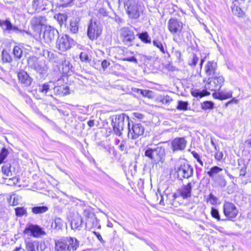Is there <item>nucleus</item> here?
Segmentation results:
<instances>
[{"label":"nucleus","instance_id":"nucleus-54","mask_svg":"<svg viewBox=\"0 0 251 251\" xmlns=\"http://www.w3.org/2000/svg\"><path fill=\"white\" fill-rule=\"evenodd\" d=\"M124 60L127 61L131 62L137 63V59L134 56H131L129 57H125L124 58Z\"/></svg>","mask_w":251,"mask_h":251},{"label":"nucleus","instance_id":"nucleus-33","mask_svg":"<svg viewBox=\"0 0 251 251\" xmlns=\"http://www.w3.org/2000/svg\"><path fill=\"white\" fill-rule=\"evenodd\" d=\"M62 71L64 74H67L69 73L70 69L72 68V65L69 61L65 60L62 62Z\"/></svg>","mask_w":251,"mask_h":251},{"label":"nucleus","instance_id":"nucleus-60","mask_svg":"<svg viewBox=\"0 0 251 251\" xmlns=\"http://www.w3.org/2000/svg\"><path fill=\"white\" fill-rule=\"evenodd\" d=\"M87 124L90 127H92L94 125V120H89Z\"/></svg>","mask_w":251,"mask_h":251},{"label":"nucleus","instance_id":"nucleus-12","mask_svg":"<svg viewBox=\"0 0 251 251\" xmlns=\"http://www.w3.org/2000/svg\"><path fill=\"white\" fill-rule=\"evenodd\" d=\"M204 71L205 75L209 77L219 75L217 62L214 60L207 61L204 65Z\"/></svg>","mask_w":251,"mask_h":251},{"label":"nucleus","instance_id":"nucleus-11","mask_svg":"<svg viewBox=\"0 0 251 251\" xmlns=\"http://www.w3.org/2000/svg\"><path fill=\"white\" fill-rule=\"evenodd\" d=\"M46 23L45 17H34L31 20V24L32 28L41 36V31L44 28Z\"/></svg>","mask_w":251,"mask_h":251},{"label":"nucleus","instance_id":"nucleus-43","mask_svg":"<svg viewBox=\"0 0 251 251\" xmlns=\"http://www.w3.org/2000/svg\"><path fill=\"white\" fill-rule=\"evenodd\" d=\"M214 105V103L209 101H206L203 102L202 104V108L203 109H210L213 108Z\"/></svg>","mask_w":251,"mask_h":251},{"label":"nucleus","instance_id":"nucleus-38","mask_svg":"<svg viewBox=\"0 0 251 251\" xmlns=\"http://www.w3.org/2000/svg\"><path fill=\"white\" fill-rule=\"evenodd\" d=\"M188 103L187 101L179 100L177 102L176 109L180 110H187L188 109Z\"/></svg>","mask_w":251,"mask_h":251},{"label":"nucleus","instance_id":"nucleus-28","mask_svg":"<svg viewBox=\"0 0 251 251\" xmlns=\"http://www.w3.org/2000/svg\"><path fill=\"white\" fill-rule=\"evenodd\" d=\"M83 215L88 219V222L89 221L92 222L94 219H96L95 215L91 207H86L84 209Z\"/></svg>","mask_w":251,"mask_h":251},{"label":"nucleus","instance_id":"nucleus-57","mask_svg":"<svg viewBox=\"0 0 251 251\" xmlns=\"http://www.w3.org/2000/svg\"><path fill=\"white\" fill-rule=\"evenodd\" d=\"M237 101H238V100L235 98H234L231 100L228 101L226 103V106H227L229 104L232 103V102H234V103H236L237 102Z\"/></svg>","mask_w":251,"mask_h":251},{"label":"nucleus","instance_id":"nucleus-26","mask_svg":"<svg viewBox=\"0 0 251 251\" xmlns=\"http://www.w3.org/2000/svg\"><path fill=\"white\" fill-rule=\"evenodd\" d=\"M49 208L46 205H38L31 208V211L35 214H42L46 212Z\"/></svg>","mask_w":251,"mask_h":251},{"label":"nucleus","instance_id":"nucleus-17","mask_svg":"<svg viewBox=\"0 0 251 251\" xmlns=\"http://www.w3.org/2000/svg\"><path fill=\"white\" fill-rule=\"evenodd\" d=\"M187 141L184 137L176 138L171 142L172 149L174 152L184 150L186 146Z\"/></svg>","mask_w":251,"mask_h":251},{"label":"nucleus","instance_id":"nucleus-48","mask_svg":"<svg viewBox=\"0 0 251 251\" xmlns=\"http://www.w3.org/2000/svg\"><path fill=\"white\" fill-rule=\"evenodd\" d=\"M224 157V153L223 151H218L215 152V158L218 161H221L223 159Z\"/></svg>","mask_w":251,"mask_h":251},{"label":"nucleus","instance_id":"nucleus-29","mask_svg":"<svg viewBox=\"0 0 251 251\" xmlns=\"http://www.w3.org/2000/svg\"><path fill=\"white\" fill-rule=\"evenodd\" d=\"M64 225L63 220L60 218H56L52 223L51 227L56 230L61 229Z\"/></svg>","mask_w":251,"mask_h":251},{"label":"nucleus","instance_id":"nucleus-31","mask_svg":"<svg viewBox=\"0 0 251 251\" xmlns=\"http://www.w3.org/2000/svg\"><path fill=\"white\" fill-rule=\"evenodd\" d=\"M199 60V58L197 56V55L195 53H193L189 58L188 60V64L191 67H194L196 66Z\"/></svg>","mask_w":251,"mask_h":251},{"label":"nucleus","instance_id":"nucleus-30","mask_svg":"<svg viewBox=\"0 0 251 251\" xmlns=\"http://www.w3.org/2000/svg\"><path fill=\"white\" fill-rule=\"evenodd\" d=\"M1 58L2 62L4 63L11 62L12 60V58L9 52L5 49L2 51Z\"/></svg>","mask_w":251,"mask_h":251},{"label":"nucleus","instance_id":"nucleus-44","mask_svg":"<svg viewBox=\"0 0 251 251\" xmlns=\"http://www.w3.org/2000/svg\"><path fill=\"white\" fill-rule=\"evenodd\" d=\"M172 53L175 56L177 60L180 61L181 60V52L179 50H177L175 48H172Z\"/></svg>","mask_w":251,"mask_h":251},{"label":"nucleus","instance_id":"nucleus-64","mask_svg":"<svg viewBox=\"0 0 251 251\" xmlns=\"http://www.w3.org/2000/svg\"><path fill=\"white\" fill-rule=\"evenodd\" d=\"M205 58H201V60H200V68L201 69L202 68V64L204 61V59H205Z\"/></svg>","mask_w":251,"mask_h":251},{"label":"nucleus","instance_id":"nucleus-8","mask_svg":"<svg viewBox=\"0 0 251 251\" xmlns=\"http://www.w3.org/2000/svg\"><path fill=\"white\" fill-rule=\"evenodd\" d=\"M223 212L227 220L232 221L238 213V210L234 204L226 201L223 205Z\"/></svg>","mask_w":251,"mask_h":251},{"label":"nucleus","instance_id":"nucleus-16","mask_svg":"<svg viewBox=\"0 0 251 251\" xmlns=\"http://www.w3.org/2000/svg\"><path fill=\"white\" fill-rule=\"evenodd\" d=\"M36 92L39 93V94H37L35 96L37 99H42V97H44L46 96H52L51 92L50 86L49 83L48 82L39 85L38 88L36 89Z\"/></svg>","mask_w":251,"mask_h":251},{"label":"nucleus","instance_id":"nucleus-14","mask_svg":"<svg viewBox=\"0 0 251 251\" xmlns=\"http://www.w3.org/2000/svg\"><path fill=\"white\" fill-rule=\"evenodd\" d=\"M44 28V32L41 33V35L47 43L51 42L58 34V31L51 26L46 25Z\"/></svg>","mask_w":251,"mask_h":251},{"label":"nucleus","instance_id":"nucleus-56","mask_svg":"<svg viewBox=\"0 0 251 251\" xmlns=\"http://www.w3.org/2000/svg\"><path fill=\"white\" fill-rule=\"evenodd\" d=\"M5 25L6 26V29H9L11 28L12 25H11V23L9 21H6L5 22Z\"/></svg>","mask_w":251,"mask_h":251},{"label":"nucleus","instance_id":"nucleus-61","mask_svg":"<svg viewBox=\"0 0 251 251\" xmlns=\"http://www.w3.org/2000/svg\"><path fill=\"white\" fill-rule=\"evenodd\" d=\"M245 143L248 145V147L251 148V138L247 140Z\"/></svg>","mask_w":251,"mask_h":251},{"label":"nucleus","instance_id":"nucleus-55","mask_svg":"<svg viewBox=\"0 0 251 251\" xmlns=\"http://www.w3.org/2000/svg\"><path fill=\"white\" fill-rule=\"evenodd\" d=\"M135 117L139 119H142L144 117V115L141 113H135L134 114Z\"/></svg>","mask_w":251,"mask_h":251},{"label":"nucleus","instance_id":"nucleus-53","mask_svg":"<svg viewBox=\"0 0 251 251\" xmlns=\"http://www.w3.org/2000/svg\"><path fill=\"white\" fill-rule=\"evenodd\" d=\"M126 142L125 141L123 140L120 143V145L118 146V148L121 151H124L126 150Z\"/></svg>","mask_w":251,"mask_h":251},{"label":"nucleus","instance_id":"nucleus-22","mask_svg":"<svg viewBox=\"0 0 251 251\" xmlns=\"http://www.w3.org/2000/svg\"><path fill=\"white\" fill-rule=\"evenodd\" d=\"M25 251H39V243L30 239H26L25 241Z\"/></svg>","mask_w":251,"mask_h":251},{"label":"nucleus","instance_id":"nucleus-21","mask_svg":"<svg viewBox=\"0 0 251 251\" xmlns=\"http://www.w3.org/2000/svg\"><path fill=\"white\" fill-rule=\"evenodd\" d=\"M18 77L19 82L25 86H28L31 85L32 79L26 72L20 71L18 73Z\"/></svg>","mask_w":251,"mask_h":251},{"label":"nucleus","instance_id":"nucleus-7","mask_svg":"<svg viewBox=\"0 0 251 251\" xmlns=\"http://www.w3.org/2000/svg\"><path fill=\"white\" fill-rule=\"evenodd\" d=\"M74 42V40L68 35H64L57 39L56 47L60 51H65L71 49Z\"/></svg>","mask_w":251,"mask_h":251},{"label":"nucleus","instance_id":"nucleus-35","mask_svg":"<svg viewBox=\"0 0 251 251\" xmlns=\"http://www.w3.org/2000/svg\"><path fill=\"white\" fill-rule=\"evenodd\" d=\"M21 199V197L16 194H13L10 196L9 202L10 204L13 205H17Z\"/></svg>","mask_w":251,"mask_h":251},{"label":"nucleus","instance_id":"nucleus-6","mask_svg":"<svg viewBox=\"0 0 251 251\" xmlns=\"http://www.w3.org/2000/svg\"><path fill=\"white\" fill-rule=\"evenodd\" d=\"M102 26L96 18H93L90 21L88 30L87 35L91 40L98 38L101 33Z\"/></svg>","mask_w":251,"mask_h":251},{"label":"nucleus","instance_id":"nucleus-63","mask_svg":"<svg viewBox=\"0 0 251 251\" xmlns=\"http://www.w3.org/2000/svg\"><path fill=\"white\" fill-rule=\"evenodd\" d=\"M164 100H165L166 102H169L172 101V99L169 96H167L164 99Z\"/></svg>","mask_w":251,"mask_h":251},{"label":"nucleus","instance_id":"nucleus-37","mask_svg":"<svg viewBox=\"0 0 251 251\" xmlns=\"http://www.w3.org/2000/svg\"><path fill=\"white\" fill-rule=\"evenodd\" d=\"M11 165L10 164H6L2 167V172L4 175L7 176H12L11 171Z\"/></svg>","mask_w":251,"mask_h":251},{"label":"nucleus","instance_id":"nucleus-20","mask_svg":"<svg viewBox=\"0 0 251 251\" xmlns=\"http://www.w3.org/2000/svg\"><path fill=\"white\" fill-rule=\"evenodd\" d=\"M124 117L119 116L115 119V121L113 125V130L116 135L120 136L122 134V131L124 126Z\"/></svg>","mask_w":251,"mask_h":251},{"label":"nucleus","instance_id":"nucleus-34","mask_svg":"<svg viewBox=\"0 0 251 251\" xmlns=\"http://www.w3.org/2000/svg\"><path fill=\"white\" fill-rule=\"evenodd\" d=\"M13 53L15 58L20 59L22 56L23 50L20 47L16 46L13 48Z\"/></svg>","mask_w":251,"mask_h":251},{"label":"nucleus","instance_id":"nucleus-5","mask_svg":"<svg viewBox=\"0 0 251 251\" xmlns=\"http://www.w3.org/2000/svg\"><path fill=\"white\" fill-rule=\"evenodd\" d=\"M57 21L60 26H62L65 23L67 25L68 22L69 23V28L70 30L74 33H76L78 29V24L80 19L78 17H71V19H69L68 17H53Z\"/></svg>","mask_w":251,"mask_h":251},{"label":"nucleus","instance_id":"nucleus-47","mask_svg":"<svg viewBox=\"0 0 251 251\" xmlns=\"http://www.w3.org/2000/svg\"><path fill=\"white\" fill-rule=\"evenodd\" d=\"M217 197L214 196L212 193H210L208 196V201L212 205L215 204L217 203Z\"/></svg>","mask_w":251,"mask_h":251},{"label":"nucleus","instance_id":"nucleus-50","mask_svg":"<svg viewBox=\"0 0 251 251\" xmlns=\"http://www.w3.org/2000/svg\"><path fill=\"white\" fill-rule=\"evenodd\" d=\"M80 59L82 61H89V57L86 52H82L80 54Z\"/></svg>","mask_w":251,"mask_h":251},{"label":"nucleus","instance_id":"nucleus-32","mask_svg":"<svg viewBox=\"0 0 251 251\" xmlns=\"http://www.w3.org/2000/svg\"><path fill=\"white\" fill-rule=\"evenodd\" d=\"M223 169L218 166H214L212 167L209 171L207 172V174L211 178H213L214 176L218 174L219 172H221Z\"/></svg>","mask_w":251,"mask_h":251},{"label":"nucleus","instance_id":"nucleus-27","mask_svg":"<svg viewBox=\"0 0 251 251\" xmlns=\"http://www.w3.org/2000/svg\"><path fill=\"white\" fill-rule=\"evenodd\" d=\"M238 1L235 0L231 6V10L233 14L235 16H240L243 14V11L237 5Z\"/></svg>","mask_w":251,"mask_h":251},{"label":"nucleus","instance_id":"nucleus-24","mask_svg":"<svg viewBox=\"0 0 251 251\" xmlns=\"http://www.w3.org/2000/svg\"><path fill=\"white\" fill-rule=\"evenodd\" d=\"M82 217L80 215H77L75 216L71 223L72 228L73 229H79L82 225Z\"/></svg>","mask_w":251,"mask_h":251},{"label":"nucleus","instance_id":"nucleus-25","mask_svg":"<svg viewBox=\"0 0 251 251\" xmlns=\"http://www.w3.org/2000/svg\"><path fill=\"white\" fill-rule=\"evenodd\" d=\"M55 94L64 96L69 94V87L67 86H59L54 87Z\"/></svg>","mask_w":251,"mask_h":251},{"label":"nucleus","instance_id":"nucleus-45","mask_svg":"<svg viewBox=\"0 0 251 251\" xmlns=\"http://www.w3.org/2000/svg\"><path fill=\"white\" fill-rule=\"evenodd\" d=\"M8 155V151L3 148L0 153V164L1 163Z\"/></svg>","mask_w":251,"mask_h":251},{"label":"nucleus","instance_id":"nucleus-15","mask_svg":"<svg viewBox=\"0 0 251 251\" xmlns=\"http://www.w3.org/2000/svg\"><path fill=\"white\" fill-rule=\"evenodd\" d=\"M195 182V181L193 180L188 182L186 185H183L177 190L178 195L181 196L183 199L191 197L192 188Z\"/></svg>","mask_w":251,"mask_h":251},{"label":"nucleus","instance_id":"nucleus-3","mask_svg":"<svg viewBox=\"0 0 251 251\" xmlns=\"http://www.w3.org/2000/svg\"><path fill=\"white\" fill-rule=\"evenodd\" d=\"M175 171L180 180L188 178L193 175V167L183 160H179L175 166Z\"/></svg>","mask_w":251,"mask_h":251},{"label":"nucleus","instance_id":"nucleus-46","mask_svg":"<svg viewBox=\"0 0 251 251\" xmlns=\"http://www.w3.org/2000/svg\"><path fill=\"white\" fill-rule=\"evenodd\" d=\"M127 12L128 14L135 15V16H139V14H137V11L134 6L129 5L127 7Z\"/></svg>","mask_w":251,"mask_h":251},{"label":"nucleus","instance_id":"nucleus-2","mask_svg":"<svg viewBox=\"0 0 251 251\" xmlns=\"http://www.w3.org/2000/svg\"><path fill=\"white\" fill-rule=\"evenodd\" d=\"M79 246L78 241L73 237H63L55 241L56 251H75Z\"/></svg>","mask_w":251,"mask_h":251},{"label":"nucleus","instance_id":"nucleus-39","mask_svg":"<svg viewBox=\"0 0 251 251\" xmlns=\"http://www.w3.org/2000/svg\"><path fill=\"white\" fill-rule=\"evenodd\" d=\"M153 45L158 48L163 53H165L166 52L165 48L162 43L158 40H154L153 41Z\"/></svg>","mask_w":251,"mask_h":251},{"label":"nucleus","instance_id":"nucleus-42","mask_svg":"<svg viewBox=\"0 0 251 251\" xmlns=\"http://www.w3.org/2000/svg\"><path fill=\"white\" fill-rule=\"evenodd\" d=\"M138 93H140L144 97H147L149 98L151 97V94L152 93V91L150 90H142L138 89L137 91Z\"/></svg>","mask_w":251,"mask_h":251},{"label":"nucleus","instance_id":"nucleus-36","mask_svg":"<svg viewBox=\"0 0 251 251\" xmlns=\"http://www.w3.org/2000/svg\"><path fill=\"white\" fill-rule=\"evenodd\" d=\"M139 38L144 43H151V39L147 32H142L138 34Z\"/></svg>","mask_w":251,"mask_h":251},{"label":"nucleus","instance_id":"nucleus-49","mask_svg":"<svg viewBox=\"0 0 251 251\" xmlns=\"http://www.w3.org/2000/svg\"><path fill=\"white\" fill-rule=\"evenodd\" d=\"M42 0H33L32 6L35 11H39V5L41 3Z\"/></svg>","mask_w":251,"mask_h":251},{"label":"nucleus","instance_id":"nucleus-40","mask_svg":"<svg viewBox=\"0 0 251 251\" xmlns=\"http://www.w3.org/2000/svg\"><path fill=\"white\" fill-rule=\"evenodd\" d=\"M16 216L22 217L26 214V210L24 207H18L15 209Z\"/></svg>","mask_w":251,"mask_h":251},{"label":"nucleus","instance_id":"nucleus-18","mask_svg":"<svg viewBox=\"0 0 251 251\" xmlns=\"http://www.w3.org/2000/svg\"><path fill=\"white\" fill-rule=\"evenodd\" d=\"M168 25L169 31L173 34L180 32L183 27V23L176 18H171Z\"/></svg>","mask_w":251,"mask_h":251},{"label":"nucleus","instance_id":"nucleus-10","mask_svg":"<svg viewBox=\"0 0 251 251\" xmlns=\"http://www.w3.org/2000/svg\"><path fill=\"white\" fill-rule=\"evenodd\" d=\"M128 137L129 138L136 139L139 136L142 135L144 132V127L141 124H134L132 126L131 128L130 127V124L128 123Z\"/></svg>","mask_w":251,"mask_h":251},{"label":"nucleus","instance_id":"nucleus-58","mask_svg":"<svg viewBox=\"0 0 251 251\" xmlns=\"http://www.w3.org/2000/svg\"><path fill=\"white\" fill-rule=\"evenodd\" d=\"M94 233H95V235H96L97 237L98 238V239H99V240H100V241H103L102 237L99 233L96 232H95Z\"/></svg>","mask_w":251,"mask_h":251},{"label":"nucleus","instance_id":"nucleus-9","mask_svg":"<svg viewBox=\"0 0 251 251\" xmlns=\"http://www.w3.org/2000/svg\"><path fill=\"white\" fill-rule=\"evenodd\" d=\"M24 233L26 235L32 236L35 238L39 237L46 234L44 230L40 226L31 224L26 225Z\"/></svg>","mask_w":251,"mask_h":251},{"label":"nucleus","instance_id":"nucleus-52","mask_svg":"<svg viewBox=\"0 0 251 251\" xmlns=\"http://www.w3.org/2000/svg\"><path fill=\"white\" fill-rule=\"evenodd\" d=\"M192 154L193 155V156L195 158H196L197 160V161L201 164V166H203V162L202 160L200 159V155L194 151L192 152Z\"/></svg>","mask_w":251,"mask_h":251},{"label":"nucleus","instance_id":"nucleus-19","mask_svg":"<svg viewBox=\"0 0 251 251\" xmlns=\"http://www.w3.org/2000/svg\"><path fill=\"white\" fill-rule=\"evenodd\" d=\"M28 65L40 74H44L46 71V67L41 62H38L37 58H32L28 60Z\"/></svg>","mask_w":251,"mask_h":251},{"label":"nucleus","instance_id":"nucleus-59","mask_svg":"<svg viewBox=\"0 0 251 251\" xmlns=\"http://www.w3.org/2000/svg\"><path fill=\"white\" fill-rule=\"evenodd\" d=\"M75 0H67V1L65 3H63V4L65 6H67L69 4L74 1Z\"/></svg>","mask_w":251,"mask_h":251},{"label":"nucleus","instance_id":"nucleus-13","mask_svg":"<svg viewBox=\"0 0 251 251\" xmlns=\"http://www.w3.org/2000/svg\"><path fill=\"white\" fill-rule=\"evenodd\" d=\"M120 36L123 42L127 45L135 39L134 32L127 27H123L120 30Z\"/></svg>","mask_w":251,"mask_h":251},{"label":"nucleus","instance_id":"nucleus-23","mask_svg":"<svg viewBox=\"0 0 251 251\" xmlns=\"http://www.w3.org/2000/svg\"><path fill=\"white\" fill-rule=\"evenodd\" d=\"M218 91V92H215L213 94V96L215 98L220 100L227 99L231 98L232 96V91L231 90L228 91L224 89L221 91Z\"/></svg>","mask_w":251,"mask_h":251},{"label":"nucleus","instance_id":"nucleus-1","mask_svg":"<svg viewBox=\"0 0 251 251\" xmlns=\"http://www.w3.org/2000/svg\"><path fill=\"white\" fill-rule=\"evenodd\" d=\"M205 82V89L202 91L196 90L192 92V95L195 97L201 98L210 94L207 90L217 91H219L225 82L224 77L220 74L209 77L207 79L206 78L203 79Z\"/></svg>","mask_w":251,"mask_h":251},{"label":"nucleus","instance_id":"nucleus-62","mask_svg":"<svg viewBox=\"0 0 251 251\" xmlns=\"http://www.w3.org/2000/svg\"><path fill=\"white\" fill-rule=\"evenodd\" d=\"M13 251H25L24 249H23L21 246L19 247L16 248Z\"/></svg>","mask_w":251,"mask_h":251},{"label":"nucleus","instance_id":"nucleus-41","mask_svg":"<svg viewBox=\"0 0 251 251\" xmlns=\"http://www.w3.org/2000/svg\"><path fill=\"white\" fill-rule=\"evenodd\" d=\"M210 213L212 217L216 219L218 221L221 220L219 212L217 209L213 207H212Z\"/></svg>","mask_w":251,"mask_h":251},{"label":"nucleus","instance_id":"nucleus-4","mask_svg":"<svg viewBox=\"0 0 251 251\" xmlns=\"http://www.w3.org/2000/svg\"><path fill=\"white\" fill-rule=\"evenodd\" d=\"M145 149V156L149 158L154 162L161 161L165 156V150L162 147H158L152 149L147 147Z\"/></svg>","mask_w":251,"mask_h":251},{"label":"nucleus","instance_id":"nucleus-51","mask_svg":"<svg viewBox=\"0 0 251 251\" xmlns=\"http://www.w3.org/2000/svg\"><path fill=\"white\" fill-rule=\"evenodd\" d=\"M110 65V62L106 60H103L101 63V67L103 71H105Z\"/></svg>","mask_w":251,"mask_h":251}]
</instances>
